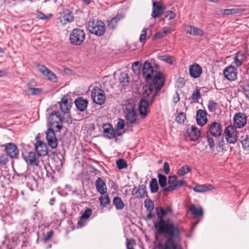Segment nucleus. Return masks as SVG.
Here are the masks:
<instances>
[{
    "label": "nucleus",
    "mask_w": 249,
    "mask_h": 249,
    "mask_svg": "<svg viewBox=\"0 0 249 249\" xmlns=\"http://www.w3.org/2000/svg\"><path fill=\"white\" fill-rule=\"evenodd\" d=\"M159 221L155 223L154 227L157 232L164 236L165 240L159 244L160 249H182L181 245V236L178 226L169 219H163V217L172 213L171 206L165 209L161 207L156 208Z\"/></svg>",
    "instance_id": "f257e3e1"
},
{
    "label": "nucleus",
    "mask_w": 249,
    "mask_h": 249,
    "mask_svg": "<svg viewBox=\"0 0 249 249\" xmlns=\"http://www.w3.org/2000/svg\"><path fill=\"white\" fill-rule=\"evenodd\" d=\"M49 128L46 133L48 144L51 148L54 149L57 146V141L53 129L56 128L55 131L59 132L62 129V119L58 111L52 112L48 118Z\"/></svg>",
    "instance_id": "f03ea898"
},
{
    "label": "nucleus",
    "mask_w": 249,
    "mask_h": 249,
    "mask_svg": "<svg viewBox=\"0 0 249 249\" xmlns=\"http://www.w3.org/2000/svg\"><path fill=\"white\" fill-rule=\"evenodd\" d=\"M123 108L125 119L131 124L136 123L137 114L134 101L129 99L125 101Z\"/></svg>",
    "instance_id": "7ed1b4c3"
},
{
    "label": "nucleus",
    "mask_w": 249,
    "mask_h": 249,
    "mask_svg": "<svg viewBox=\"0 0 249 249\" xmlns=\"http://www.w3.org/2000/svg\"><path fill=\"white\" fill-rule=\"evenodd\" d=\"M88 29L89 32L97 36L104 35L106 31L105 23L101 20H90L88 24Z\"/></svg>",
    "instance_id": "20e7f679"
},
{
    "label": "nucleus",
    "mask_w": 249,
    "mask_h": 249,
    "mask_svg": "<svg viewBox=\"0 0 249 249\" xmlns=\"http://www.w3.org/2000/svg\"><path fill=\"white\" fill-rule=\"evenodd\" d=\"M85 38V34L83 30L74 29L70 35V40L71 44L80 45Z\"/></svg>",
    "instance_id": "39448f33"
},
{
    "label": "nucleus",
    "mask_w": 249,
    "mask_h": 249,
    "mask_svg": "<svg viewBox=\"0 0 249 249\" xmlns=\"http://www.w3.org/2000/svg\"><path fill=\"white\" fill-rule=\"evenodd\" d=\"M224 136L228 143L234 144L238 138V132L236 128L231 125L228 126L224 130Z\"/></svg>",
    "instance_id": "423d86ee"
},
{
    "label": "nucleus",
    "mask_w": 249,
    "mask_h": 249,
    "mask_svg": "<svg viewBox=\"0 0 249 249\" xmlns=\"http://www.w3.org/2000/svg\"><path fill=\"white\" fill-rule=\"evenodd\" d=\"M158 92L159 91L155 89L152 84L146 85L143 87V97L142 99H145L149 101L151 104H152Z\"/></svg>",
    "instance_id": "0eeeda50"
},
{
    "label": "nucleus",
    "mask_w": 249,
    "mask_h": 249,
    "mask_svg": "<svg viewBox=\"0 0 249 249\" xmlns=\"http://www.w3.org/2000/svg\"><path fill=\"white\" fill-rule=\"evenodd\" d=\"M91 98L94 103L102 105L105 103L106 97L104 91L98 87L94 88L91 91Z\"/></svg>",
    "instance_id": "6e6552de"
},
{
    "label": "nucleus",
    "mask_w": 249,
    "mask_h": 249,
    "mask_svg": "<svg viewBox=\"0 0 249 249\" xmlns=\"http://www.w3.org/2000/svg\"><path fill=\"white\" fill-rule=\"evenodd\" d=\"M185 181L184 180H177V177L175 175L169 176L168 179V186L164 189L165 192H172L176 190L182 186Z\"/></svg>",
    "instance_id": "1a4fd4ad"
},
{
    "label": "nucleus",
    "mask_w": 249,
    "mask_h": 249,
    "mask_svg": "<svg viewBox=\"0 0 249 249\" xmlns=\"http://www.w3.org/2000/svg\"><path fill=\"white\" fill-rule=\"evenodd\" d=\"M247 122V117L244 113H236L233 118V126L236 128H241L244 127Z\"/></svg>",
    "instance_id": "9d476101"
},
{
    "label": "nucleus",
    "mask_w": 249,
    "mask_h": 249,
    "mask_svg": "<svg viewBox=\"0 0 249 249\" xmlns=\"http://www.w3.org/2000/svg\"><path fill=\"white\" fill-rule=\"evenodd\" d=\"M208 134H211L214 137H218L221 136L222 134V125L221 124L213 122L211 123L208 125Z\"/></svg>",
    "instance_id": "9b49d317"
},
{
    "label": "nucleus",
    "mask_w": 249,
    "mask_h": 249,
    "mask_svg": "<svg viewBox=\"0 0 249 249\" xmlns=\"http://www.w3.org/2000/svg\"><path fill=\"white\" fill-rule=\"evenodd\" d=\"M39 156L35 152H29L24 156V160L30 166H38L39 164Z\"/></svg>",
    "instance_id": "f8f14e48"
},
{
    "label": "nucleus",
    "mask_w": 249,
    "mask_h": 249,
    "mask_svg": "<svg viewBox=\"0 0 249 249\" xmlns=\"http://www.w3.org/2000/svg\"><path fill=\"white\" fill-rule=\"evenodd\" d=\"M153 87L158 91L163 86L164 78L162 73L156 72L152 80Z\"/></svg>",
    "instance_id": "ddd939ff"
},
{
    "label": "nucleus",
    "mask_w": 249,
    "mask_h": 249,
    "mask_svg": "<svg viewBox=\"0 0 249 249\" xmlns=\"http://www.w3.org/2000/svg\"><path fill=\"white\" fill-rule=\"evenodd\" d=\"M68 102L69 101L68 98L66 97H63L61 98L59 104L61 111L63 112L68 118H69L70 121L71 122V118L70 117V114L69 113L71 106L69 104Z\"/></svg>",
    "instance_id": "4468645a"
},
{
    "label": "nucleus",
    "mask_w": 249,
    "mask_h": 249,
    "mask_svg": "<svg viewBox=\"0 0 249 249\" xmlns=\"http://www.w3.org/2000/svg\"><path fill=\"white\" fill-rule=\"evenodd\" d=\"M142 72L147 81L151 80L154 73L153 68L151 64L147 61L144 63L142 67Z\"/></svg>",
    "instance_id": "2eb2a0df"
},
{
    "label": "nucleus",
    "mask_w": 249,
    "mask_h": 249,
    "mask_svg": "<svg viewBox=\"0 0 249 249\" xmlns=\"http://www.w3.org/2000/svg\"><path fill=\"white\" fill-rule=\"evenodd\" d=\"M73 15L72 12L68 9L63 11L61 17L59 18V21L62 25H65L68 23L72 22L73 20Z\"/></svg>",
    "instance_id": "dca6fc26"
},
{
    "label": "nucleus",
    "mask_w": 249,
    "mask_h": 249,
    "mask_svg": "<svg viewBox=\"0 0 249 249\" xmlns=\"http://www.w3.org/2000/svg\"><path fill=\"white\" fill-rule=\"evenodd\" d=\"M237 71L232 66L227 67L224 71V75L229 81H234L237 78Z\"/></svg>",
    "instance_id": "f3484780"
},
{
    "label": "nucleus",
    "mask_w": 249,
    "mask_h": 249,
    "mask_svg": "<svg viewBox=\"0 0 249 249\" xmlns=\"http://www.w3.org/2000/svg\"><path fill=\"white\" fill-rule=\"evenodd\" d=\"M5 151L10 157L16 158L18 155V150L17 146L13 143H8L5 144Z\"/></svg>",
    "instance_id": "a211bd4d"
},
{
    "label": "nucleus",
    "mask_w": 249,
    "mask_h": 249,
    "mask_svg": "<svg viewBox=\"0 0 249 249\" xmlns=\"http://www.w3.org/2000/svg\"><path fill=\"white\" fill-rule=\"evenodd\" d=\"M164 10L163 5L156 1L153 2V8L151 16L153 18L160 17L163 13Z\"/></svg>",
    "instance_id": "6ab92c4d"
},
{
    "label": "nucleus",
    "mask_w": 249,
    "mask_h": 249,
    "mask_svg": "<svg viewBox=\"0 0 249 249\" xmlns=\"http://www.w3.org/2000/svg\"><path fill=\"white\" fill-rule=\"evenodd\" d=\"M35 147L37 154L39 156H44L47 154V147L44 142L38 140L36 142Z\"/></svg>",
    "instance_id": "aec40b11"
},
{
    "label": "nucleus",
    "mask_w": 249,
    "mask_h": 249,
    "mask_svg": "<svg viewBox=\"0 0 249 249\" xmlns=\"http://www.w3.org/2000/svg\"><path fill=\"white\" fill-rule=\"evenodd\" d=\"M196 120L198 124L203 126L208 122L207 113L205 110L198 109L196 112Z\"/></svg>",
    "instance_id": "412c9836"
},
{
    "label": "nucleus",
    "mask_w": 249,
    "mask_h": 249,
    "mask_svg": "<svg viewBox=\"0 0 249 249\" xmlns=\"http://www.w3.org/2000/svg\"><path fill=\"white\" fill-rule=\"evenodd\" d=\"M202 73L201 67L197 63H194L189 68V74L194 78H197L200 77Z\"/></svg>",
    "instance_id": "4be33fe9"
},
{
    "label": "nucleus",
    "mask_w": 249,
    "mask_h": 249,
    "mask_svg": "<svg viewBox=\"0 0 249 249\" xmlns=\"http://www.w3.org/2000/svg\"><path fill=\"white\" fill-rule=\"evenodd\" d=\"M104 136L109 139L114 138L116 136V131L110 124H105L103 125Z\"/></svg>",
    "instance_id": "5701e85b"
},
{
    "label": "nucleus",
    "mask_w": 249,
    "mask_h": 249,
    "mask_svg": "<svg viewBox=\"0 0 249 249\" xmlns=\"http://www.w3.org/2000/svg\"><path fill=\"white\" fill-rule=\"evenodd\" d=\"M216 189V187L210 184H197L193 188L196 193H202L208 191H212Z\"/></svg>",
    "instance_id": "b1692460"
},
{
    "label": "nucleus",
    "mask_w": 249,
    "mask_h": 249,
    "mask_svg": "<svg viewBox=\"0 0 249 249\" xmlns=\"http://www.w3.org/2000/svg\"><path fill=\"white\" fill-rule=\"evenodd\" d=\"M187 133L192 141H196L200 137L201 132L198 128L194 125H192L190 127L188 128Z\"/></svg>",
    "instance_id": "393cba45"
},
{
    "label": "nucleus",
    "mask_w": 249,
    "mask_h": 249,
    "mask_svg": "<svg viewBox=\"0 0 249 249\" xmlns=\"http://www.w3.org/2000/svg\"><path fill=\"white\" fill-rule=\"evenodd\" d=\"M150 101L145 99H142L139 104L140 114L143 117L146 116L149 112L148 107L151 105Z\"/></svg>",
    "instance_id": "a878e982"
},
{
    "label": "nucleus",
    "mask_w": 249,
    "mask_h": 249,
    "mask_svg": "<svg viewBox=\"0 0 249 249\" xmlns=\"http://www.w3.org/2000/svg\"><path fill=\"white\" fill-rule=\"evenodd\" d=\"M95 187L98 192L102 195L106 194L107 188L106 183L101 178H98L95 182Z\"/></svg>",
    "instance_id": "bb28decb"
},
{
    "label": "nucleus",
    "mask_w": 249,
    "mask_h": 249,
    "mask_svg": "<svg viewBox=\"0 0 249 249\" xmlns=\"http://www.w3.org/2000/svg\"><path fill=\"white\" fill-rule=\"evenodd\" d=\"M123 14H118L115 17L112 18L110 20L107 21V27L109 28L113 29L117 26L118 23L124 18Z\"/></svg>",
    "instance_id": "cd10ccee"
},
{
    "label": "nucleus",
    "mask_w": 249,
    "mask_h": 249,
    "mask_svg": "<svg viewBox=\"0 0 249 249\" xmlns=\"http://www.w3.org/2000/svg\"><path fill=\"white\" fill-rule=\"evenodd\" d=\"M74 103L77 108L79 110L83 111L87 109L88 104V101L87 99L78 98L75 100Z\"/></svg>",
    "instance_id": "c85d7f7f"
},
{
    "label": "nucleus",
    "mask_w": 249,
    "mask_h": 249,
    "mask_svg": "<svg viewBox=\"0 0 249 249\" xmlns=\"http://www.w3.org/2000/svg\"><path fill=\"white\" fill-rule=\"evenodd\" d=\"M190 211L195 217L201 216L203 213V211L201 207H197L195 205H192L190 206Z\"/></svg>",
    "instance_id": "c756f323"
},
{
    "label": "nucleus",
    "mask_w": 249,
    "mask_h": 249,
    "mask_svg": "<svg viewBox=\"0 0 249 249\" xmlns=\"http://www.w3.org/2000/svg\"><path fill=\"white\" fill-rule=\"evenodd\" d=\"M241 9L238 8H231L227 9H221L220 10L221 15L223 16H228L230 15H233L242 12Z\"/></svg>",
    "instance_id": "7c9ffc66"
},
{
    "label": "nucleus",
    "mask_w": 249,
    "mask_h": 249,
    "mask_svg": "<svg viewBox=\"0 0 249 249\" xmlns=\"http://www.w3.org/2000/svg\"><path fill=\"white\" fill-rule=\"evenodd\" d=\"M146 188L145 185H139L134 195L137 198H142L146 194Z\"/></svg>",
    "instance_id": "2f4dec72"
},
{
    "label": "nucleus",
    "mask_w": 249,
    "mask_h": 249,
    "mask_svg": "<svg viewBox=\"0 0 249 249\" xmlns=\"http://www.w3.org/2000/svg\"><path fill=\"white\" fill-rule=\"evenodd\" d=\"M245 59V56L244 54L240 52H238L234 58V61L237 67H239L242 65V62Z\"/></svg>",
    "instance_id": "473e14b6"
},
{
    "label": "nucleus",
    "mask_w": 249,
    "mask_h": 249,
    "mask_svg": "<svg viewBox=\"0 0 249 249\" xmlns=\"http://www.w3.org/2000/svg\"><path fill=\"white\" fill-rule=\"evenodd\" d=\"M120 84L122 86H125L128 85L129 82V77L127 73L124 72L121 73L119 78Z\"/></svg>",
    "instance_id": "72a5a7b5"
},
{
    "label": "nucleus",
    "mask_w": 249,
    "mask_h": 249,
    "mask_svg": "<svg viewBox=\"0 0 249 249\" xmlns=\"http://www.w3.org/2000/svg\"><path fill=\"white\" fill-rule=\"evenodd\" d=\"M241 142L243 149L249 151V135H245L241 137Z\"/></svg>",
    "instance_id": "f704fd0d"
},
{
    "label": "nucleus",
    "mask_w": 249,
    "mask_h": 249,
    "mask_svg": "<svg viewBox=\"0 0 249 249\" xmlns=\"http://www.w3.org/2000/svg\"><path fill=\"white\" fill-rule=\"evenodd\" d=\"M113 204L114 205L117 210H122L124 206V204L121 198L118 196L113 198Z\"/></svg>",
    "instance_id": "c9c22d12"
},
{
    "label": "nucleus",
    "mask_w": 249,
    "mask_h": 249,
    "mask_svg": "<svg viewBox=\"0 0 249 249\" xmlns=\"http://www.w3.org/2000/svg\"><path fill=\"white\" fill-rule=\"evenodd\" d=\"M91 214V210L89 209H87L84 212V213L82 214V215H81V219L79 220V221L78 222V225H79L80 226H82L83 222L84 220L88 219L89 218V217L90 216Z\"/></svg>",
    "instance_id": "e433bc0d"
},
{
    "label": "nucleus",
    "mask_w": 249,
    "mask_h": 249,
    "mask_svg": "<svg viewBox=\"0 0 249 249\" xmlns=\"http://www.w3.org/2000/svg\"><path fill=\"white\" fill-rule=\"evenodd\" d=\"M100 205L103 207H106L109 205L110 201L107 195L102 196L99 198Z\"/></svg>",
    "instance_id": "4c0bfd02"
},
{
    "label": "nucleus",
    "mask_w": 249,
    "mask_h": 249,
    "mask_svg": "<svg viewBox=\"0 0 249 249\" xmlns=\"http://www.w3.org/2000/svg\"><path fill=\"white\" fill-rule=\"evenodd\" d=\"M44 76H46L48 79L51 82H57V77L56 75L49 69Z\"/></svg>",
    "instance_id": "58836bf2"
},
{
    "label": "nucleus",
    "mask_w": 249,
    "mask_h": 249,
    "mask_svg": "<svg viewBox=\"0 0 249 249\" xmlns=\"http://www.w3.org/2000/svg\"><path fill=\"white\" fill-rule=\"evenodd\" d=\"M158 58L159 59L165 61L169 64H173V61L174 60V57L170 55H161L159 56Z\"/></svg>",
    "instance_id": "ea45409f"
},
{
    "label": "nucleus",
    "mask_w": 249,
    "mask_h": 249,
    "mask_svg": "<svg viewBox=\"0 0 249 249\" xmlns=\"http://www.w3.org/2000/svg\"><path fill=\"white\" fill-rule=\"evenodd\" d=\"M190 171L191 169L190 167L187 165H185L181 167L179 170H178L177 174L179 176L181 177L184 176Z\"/></svg>",
    "instance_id": "a19ab883"
},
{
    "label": "nucleus",
    "mask_w": 249,
    "mask_h": 249,
    "mask_svg": "<svg viewBox=\"0 0 249 249\" xmlns=\"http://www.w3.org/2000/svg\"><path fill=\"white\" fill-rule=\"evenodd\" d=\"M158 177L159 178V182L160 187L163 188L164 189L165 188H166L165 186L167 182L166 177L161 174H159Z\"/></svg>",
    "instance_id": "79ce46f5"
},
{
    "label": "nucleus",
    "mask_w": 249,
    "mask_h": 249,
    "mask_svg": "<svg viewBox=\"0 0 249 249\" xmlns=\"http://www.w3.org/2000/svg\"><path fill=\"white\" fill-rule=\"evenodd\" d=\"M200 89L196 88L193 92L192 95V99L195 103H198V100L200 98Z\"/></svg>",
    "instance_id": "37998d69"
},
{
    "label": "nucleus",
    "mask_w": 249,
    "mask_h": 249,
    "mask_svg": "<svg viewBox=\"0 0 249 249\" xmlns=\"http://www.w3.org/2000/svg\"><path fill=\"white\" fill-rule=\"evenodd\" d=\"M150 187L152 193H156L158 191V185L156 178H153L150 183Z\"/></svg>",
    "instance_id": "c03bdc74"
},
{
    "label": "nucleus",
    "mask_w": 249,
    "mask_h": 249,
    "mask_svg": "<svg viewBox=\"0 0 249 249\" xmlns=\"http://www.w3.org/2000/svg\"><path fill=\"white\" fill-rule=\"evenodd\" d=\"M116 164L118 168L120 170L126 168L127 166L126 162L124 159H119L117 160Z\"/></svg>",
    "instance_id": "a18cd8bd"
},
{
    "label": "nucleus",
    "mask_w": 249,
    "mask_h": 249,
    "mask_svg": "<svg viewBox=\"0 0 249 249\" xmlns=\"http://www.w3.org/2000/svg\"><path fill=\"white\" fill-rule=\"evenodd\" d=\"M144 206L149 212H151L154 208L153 202L149 199H146L144 201Z\"/></svg>",
    "instance_id": "49530a36"
},
{
    "label": "nucleus",
    "mask_w": 249,
    "mask_h": 249,
    "mask_svg": "<svg viewBox=\"0 0 249 249\" xmlns=\"http://www.w3.org/2000/svg\"><path fill=\"white\" fill-rule=\"evenodd\" d=\"M35 65L37 68V70L40 71L43 75L46 74L49 70V69L43 65L36 63Z\"/></svg>",
    "instance_id": "de8ad7c7"
},
{
    "label": "nucleus",
    "mask_w": 249,
    "mask_h": 249,
    "mask_svg": "<svg viewBox=\"0 0 249 249\" xmlns=\"http://www.w3.org/2000/svg\"><path fill=\"white\" fill-rule=\"evenodd\" d=\"M185 119H186L185 114L183 112H180L178 114V115L176 117V121L178 123L181 124V123H184Z\"/></svg>",
    "instance_id": "09e8293b"
},
{
    "label": "nucleus",
    "mask_w": 249,
    "mask_h": 249,
    "mask_svg": "<svg viewBox=\"0 0 249 249\" xmlns=\"http://www.w3.org/2000/svg\"><path fill=\"white\" fill-rule=\"evenodd\" d=\"M141 64L138 62H135L132 65V70L134 73H139L141 70Z\"/></svg>",
    "instance_id": "8fccbe9b"
},
{
    "label": "nucleus",
    "mask_w": 249,
    "mask_h": 249,
    "mask_svg": "<svg viewBox=\"0 0 249 249\" xmlns=\"http://www.w3.org/2000/svg\"><path fill=\"white\" fill-rule=\"evenodd\" d=\"M42 90L39 88H30L28 89V92L29 94L36 95L41 92Z\"/></svg>",
    "instance_id": "3c124183"
},
{
    "label": "nucleus",
    "mask_w": 249,
    "mask_h": 249,
    "mask_svg": "<svg viewBox=\"0 0 249 249\" xmlns=\"http://www.w3.org/2000/svg\"><path fill=\"white\" fill-rule=\"evenodd\" d=\"M216 107L217 104L213 101H210L208 103V109L212 112L215 111Z\"/></svg>",
    "instance_id": "603ef678"
},
{
    "label": "nucleus",
    "mask_w": 249,
    "mask_h": 249,
    "mask_svg": "<svg viewBox=\"0 0 249 249\" xmlns=\"http://www.w3.org/2000/svg\"><path fill=\"white\" fill-rule=\"evenodd\" d=\"M169 32L168 30L164 29L162 32H158L154 36V38L157 39L163 37Z\"/></svg>",
    "instance_id": "864d4df0"
},
{
    "label": "nucleus",
    "mask_w": 249,
    "mask_h": 249,
    "mask_svg": "<svg viewBox=\"0 0 249 249\" xmlns=\"http://www.w3.org/2000/svg\"><path fill=\"white\" fill-rule=\"evenodd\" d=\"M193 36H203L204 35V32L201 29L194 26Z\"/></svg>",
    "instance_id": "5fc2aeb1"
},
{
    "label": "nucleus",
    "mask_w": 249,
    "mask_h": 249,
    "mask_svg": "<svg viewBox=\"0 0 249 249\" xmlns=\"http://www.w3.org/2000/svg\"><path fill=\"white\" fill-rule=\"evenodd\" d=\"M207 142L209 144V147L211 149H212L214 147L215 144H214V140L211 137L208 133H207Z\"/></svg>",
    "instance_id": "6e6d98bb"
},
{
    "label": "nucleus",
    "mask_w": 249,
    "mask_h": 249,
    "mask_svg": "<svg viewBox=\"0 0 249 249\" xmlns=\"http://www.w3.org/2000/svg\"><path fill=\"white\" fill-rule=\"evenodd\" d=\"M175 17V14L172 11H168L165 13V18L168 19L169 20L174 18Z\"/></svg>",
    "instance_id": "4d7b16f0"
},
{
    "label": "nucleus",
    "mask_w": 249,
    "mask_h": 249,
    "mask_svg": "<svg viewBox=\"0 0 249 249\" xmlns=\"http://www.w3.org/2000/svg\"><path fill=\"white\" fill-rule=\"evenodd\" d=\"M124 122L123 119H119L116 124V130H120L124 128Z\"/></svg>",
    "instance_id": "13d9d810"
},
{
    "label": "nucleus",
    "mask_w": 249,
    "mask_h": 249,
    "mask_svg": "<svg viewBox=\"0 0 249 249\" xmlns=\"http://www.w3.org/2000/svg\"><path fill=\"white\" fill-rule=\"evenodd\" d=\"M52 15L51 14H49L47 16L44 15L41 12H39L37 14V18L41 19H49L52 17Z\"/></svg>",
    "instance_id": "bf43d9fd"
},
{
    "label": "nucleus",
    "mask_w": 249,
    "mask_h": 249,
    "mask_svg": "<svg viewBox=\"0 0 249 249\" xmlns=\"http://www.w3.org/2000/svg\"><path fill=\"white\" fill-rule=\"evenodd\" d=\"M147 35L146 29L145 28H143L142 31V33L140 36V41L141 42H143L146 38Z\"/></svg>",
    "instance_id": "052dcab7"
},
{
    "label": "nucleus",
    "mask_w": 249,
    "mask_h": 249,
    "mask_svg": "<svg viewBox=\"0 0 249 249\" xmlns=\"http://www.w3.org/2000/svg\"><path fill=\"white\" fill-rule=\"evenodd\" d=\"M135 244V241L134 239H127L126 247L127 249H134L132 246Z\"/></svg>",
    "instance_id": "680f3d73"
},
{
    "label": "nucleus",
    "mask_w": 249,
    "mask_h": 249,
    "mask_svg": "<svg viewBox=\"0 0 249 249\" xmlns=\"http://www.w3.org/2000/svg\"><path fill=\"white\" fill-rule=\"evenodd\" d=\"M193 29L194 26L192 25H186L185 26L184 30L185 32L191 35H193Z\"/></svg>",
    "instance_id": "e2e57ef3"
},
{
    "label": "nucleus",
    "mask_w": 249,
    "mask_h": 249,
    "mask_svg": "<svg viewBox=\"0 0 249 249\" xmlns=\"http://www.w3.org/2000/svg\"><path fill=\"white\" fill-rule=\"evenodd\" d=\"M243 89L245 96L249 99V84L245 85Z\"/></svg>",
    "instance_id": "0e129e2a"
},
{
    "label": "nucleus",
    "mask_w": 249,
    "mask_h": 249,
    "mask_svg": "<svg viewBox=\"0 0 249 249\" xmlns=\"http://www.w3.org/2000/svg\"><path fill=\"white\" fill-rule=\"evenodd\" d=\"M163 168L164 173L167 175L170 172V166L167 162H164Z\"/></svg>",
    "instance_id": "69168bd1"
},
{
    "label": "nucleus",
    "mask_w": 249,
    "mask_h": 249,
    "mask_svg": "<svg viewBox=\"0 0 249 249\" xmlns=\"http://www.w3.org/2000/svg\"><path fill=\"white\" fill-rule=\"evenodd\" d=\"M173 100L175 103H177L179 101V100H180L179 94H178V93L177 91H176L175 94L173 96Z\"/></svg>",
    "instance_id": "338daca9"
},
{
    "label": "nucleus",
    "mask_w": 249,
    "mask_h": 249,
    "mask_svg": "<svg viewBox=\"0 0 249 249\" xmlns=\"http://www.w3.org/2000/svg\"><path fill=\"white\" fill-rule=\"evenodd\" d=\"M53 231H50L47 233L46 236L44 237L45 241L49 240L53 236Z\"/></svg>",
    "instance_id": "774afa93"
}]
</instances>
